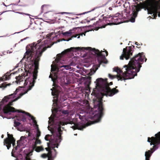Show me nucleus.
Wrapping results in <instances>:
<instances>
[{"mask_svg": "<svg viewBox=\"0 0 160 160\" xmlns=\"http://www.w3.org/2000/svg\"><path fill=\"white\" fill-rule=\"evenodd\" d=\"M107 80V78L105 79L102 78H98L96 81L97 82L96 85L103 92V93L104 95L112 97L118 92L119 90L116 89L117 88V86L115 88L111 89L109 86L112 85L113 82H112L109 83Z\"/></svg>", "mask_w": 160, "mask_h": 160, "instance_id": "obj_4", "label": "nucleus"}, {"mask_svg": "<svg viewBox=\"0 0 160 160\" xmlns=\"http://www.w3.org/2000/svg\"><path fill=\"white\" fill-rule=\"evenodd\" d=\"M26 138H27V137L25 136H22L20 138V140L22 141V140H24V139Z\"/></svg>", "mask_w": 160, "mask_h": 160, "instance_id": "obj_43", "label": "nucleus"}, {"mask_svg": "<svg viewBox=\"0 0 160 160\" xmlns=\"http://www.w3.org/2000/svg\"><path fill=\"white\" fill-rule=\"evenodd\" d=\"M3 137H4V135L2 134L1 136V138H3Z\"/></svg>", "mask_w": 160, "mask_h": 160, "instance_id": "obj_53", "label": "nucleus"}, {"mask_svg": "<svg viewBox=\"0 0 160 160\" xmlns=\"http://www.w3.org/2000/svg\"><path fill=\"white\" fill-rule=\"evenodd\" d=\"M135 44H136V45H137L138 46L137 47L138 48H140V46L139 47V46H140V44L139 43H138V42H135Z\"/></svg>", "mask_w": 160, "mask_h": 160, "instance_id": "obj_44", "label": "nucleus"}, {"mask_svg": "<svg viewBox=\"0 0 160 160\" xmlns=\"http://www.w3.org/2000/svg\"><path fill=\"white\" fill-rule=\"evenodd\" d=\"M18 90V89H17L16 91H17Z\"/></svg>", "mask_w": 160, "mask_h": 160, "instance_id": "obj_59", "label": "nucleus"}, {"mask_svg": "<svg viewBox=\"0 0 160 160\" xmlns=\"http://www.w3.org/2000/svg\"><path fill=\"white\" fill-rule=\"evenodd\" d=\"M26 115L29 116L31 118V119H32L33 121V123L35 124V125L36 126V129H37V134H36V138H39V137L41 136V132L39 130L38 126L37 124V122L35 120V118L33 116H32L29 113H27Z\"/></svg>", "mask_w": 160, "mask_h": 160, "instance_id": "obj_13", "label": "nucleus"}, {"mask_svg": "<svg viewBox=\"0 0 160 160\" xmlns=\"http://www.w3.org/2000/svg\"><path fill=\"white\" fill-rule=\"evenodd\" d=\"M144 7L147 9L148 13L153 14V18H156L158 12L160 10V0H146L144 3Z\"/></svg>", "mask_w": 160, "mask_h": 160, "instance_id": "obj_6", "label": "nucleus"}, {"mask_svg": "<svg viewBox=\"0 0 160 160\" xmlns=\"http://www.w3.org/2000/svg\"><path fill=\"white\" fill-rule=\"evenodd\" d=\"M29 78L26 79L25 80L24 83V86H26L27 85L28 83V82L29 81Z\"/></svg>", "mask_w": 160, "mask_h": 160, "instance_id": "obj_39", "label": "nucleus"}, {"mask_svg": "<svg viewBox=\"0 0 160 160\" xmlns=\"http://www.w3.org/2000/svg\"><path fill=\"white\" fill-rule=\"evenodd\" d=\"M52 80L54 81L53 79V78H52Z\"/></svg>", "mask_w": 160, "mask_h": 160, "instance_id": "obj_58", "label": "nucleus"}, {"mask_svg": "<svg viewBox=\"0 0 160 160\" xmlns=\"http://www.w3.org/2000/svg\"><path fill=\"white\" fill-rule=\"evenodd\" d=\"M31 133L30 132H29L28 133V137H30L31 136Z\"/></svg>", "mask_w": 160, "mask_h": 160, "instance_id": "obj_49", "label": "nucleus"}, {"mask_svg": "<svg viewBox=\"0 0 160 160\" xmlns=\"http://www.w3.org/2000/svg\"><path fill=\"white\" fill-rule=\"evenodd\" d=\"M1 1L2 2L3 4L6 6H8L11 5L10 3L8 2L7 0H1Z\"/></svg>", "mask_w": 160, "mask_h": 160, "instance_id": "obj_33", "label": "nucleus"}, {"mask_svg": "<svg viewBox=\"0 0 160 160\" xmlns=\"http://www.w3.org/2000/svg\"><path fill=\"white\" fill-rule=\"evenodd\" d=\"M54 34L53 33H51L50 34H48L47 36L48 38H49L51 37L52 35Z\"/></svg>", "mask_w": 160, "mask_h": 160, "instance_id": "obj_42", "label": "nucleus"}, {"mask_svg": "<svg viewBox=\"0 0 160 160\" xmlns=\"http://www.w3.org/2000/svg\"><path fill=\"white\" fill-rule=\"evenodd\" d=\"M12 156H13V154H12Z\"/></svg>", "mask_w": 160, "mask_h": 160, "instance_id": "obj_60", "label": "nucleus"}, {"mask_svg": "<svg viewBox=\"0 0 160 160\" xmlns=\"http://www.w3.org/2000/svg\"><path fill=\"white\" fill-rule=\"evenodd\" d=\"M102 98L101 97L98 99V101L97 103L94 105V107L95 108H97L98 111V113L96 114L95 116H97L98 118L96 120L97 122H99L100 120L103 115V110L104 108L103 106V103L102 102Z\"/></svg>", "mask_w": 160, "mask_h": 160, "instance_id": "obj_8", "label": "nucleus"}, {"mask_svg": "<svg viewBox=\"0 0 160 160\" xmlns=\"http://www.w3.org/2000/svg\"><path fill=\"white\" fill-rule=\"evenodd\" d=\"M20 141H20L19 140H18L17 141V146L15 147V150H17V149L18 148L20 147V146H21L20 143Z\"/></svg>", "mask_w": 160, "mask_h": 160, "instance_id": "obj_37", "label": "nucleus"}, {"mask_svg": "<svg viewBox=\"0 0 160 160\" xmlns=\"http://www.w3.org/2000/svg\"><path fill=\"white\" fill-rule=\"evenodd\" d=\"M87 78L88 80L90 81L91 80V78L90 76H88L87 77Z\"/></svg>", "mask_w": 160, "mask_h": 160, "instance_id": "obj_45", "label": "nucleus"}, {"mask_svg": "<svg viewBox=\"0 0 160 160\" xmlns=\"http://www.w3.org/2000/svg\"><path fill=\"white\" fill-rule=\"evenodd\" d=\"M27 68L26 66L25 67V72H24L22 73V76H18L16 77L15 78L16 79V82L17 84L18 83H20V82L23 81V79H24L25 77L28 75V72H29V70H26V68Z\"/></svg>", "mask_w": 160, "mask_h": 160, "instance_id": "obj_14", "label": "nucleus"}, {"mask_svg": "<svg viewBox=\"0 0 160 160\" xmlns=\"http://www.w3.org/2000/svg\"><path fill=\"white\" fill-rule=\"evenodd\" d=\"M58 67L59 68H61L63 67L65 68L67 70L69 69H71V67L69 65H62V66H58Z\"/></svg>", "mask_w": 160, "mask_h": 160, "instance_id": "obj_34", "label": "nucleus"}, {"mask_svg": "<svg viewBox=\"0 0 160 160\" xmlns=\"http://www.w3.org/2000/svg\"><path fill=\"white\" fill-rule=\"evenodd\" d=\"M156 137H152V139L154 144H157L160 147V132L155 135Z\"/></svg>", "mask_w": 160, "mask_h": 160, "instance_id": "obj_16", "label": "nucleus"}, {"mask_svg": "<svg viewBox=\"0 0 160 160\" xmlns=\"http://www.w3.org/2000/svg\"><path fill=\"white\" fill-rule=\"evenodd\" d=\"M41 157L43 158H46L47 157L48 158V154L46 153H43L41 155Z\"/></svg>", "mask_w": 160, "mask_h": 160, "instance_id": "obj_40", "label": "nucleus"}, {"mask_svg": "<svg viewBox=\"0 0 160 160\" xmlns=\"http://www.w3.org/2000/svg\"><path fill=\"white\" fill-rule=\"evenodd\" d=\"M52 90V94L53 96H58V91L56 89L54 88L53 87L52 89H51Z\"/></svg>", "mask_w": 160, "mask_h": 160, "instance_id": "obj_27", "label": "nucleus"}, {"mask_svg": "<svg viewBox=\"0 0 160 160\" xmlns=\"http://www.w3.org/2000/svg\"><path fill=\"white\" fill-rule=\"evenodd\" d=\"M48 152L47 154H48V160H51L52 159V152L51 151V149L48 151Z\"/></svg>", "mask_w": 160, "mask_h": 160, "instance_id": "obj_29", "label": "nucleus"}, {"mask_svg": "<svg viewBox=\"0 0 160 160\" xmlns=\"http://www.w3.org/2000/svg\"><path fill=\"white\" fill-rule=\"evenodd\" d=\"M67 119L68 121H65L64 122L60 121L58 124V128L57 132L56 133V137L54 138V139L55 142L57 143L59 142V141L60 142L62 140L61 135L62 134V131L61 129V125H64L68 124H73L74 125L72 127V128L74 130L78 129L82 130L86 127L85 125L79 126L78 124L74 122L73 121H70L71 117H68Z\"/></svg>", "mask_w": 160, "mask_h": 160, "instance_id": "obj_5", "label": "nucleus"}, {"mask_svg": "<svg viewBox=\"0 0 160 160\" xmlns=\"http://www.w3.org/2000/svg\"><path fill=\"white\" fill-rule=\"evenodd\" d=\"M7 136L8 137L5 138L4 140L3 143L4 145H5V144H8V142H9L11 141L14 142L16 141L12 134H10L8 132Z\"/></svg>", "mask_w": 160, "mask_h": 160, "instance_id": "obj_17", "label": "nucleus"}, {"mask_svg": "<svg viewBox=\"0 0 160 160\" xmlns=\"http://www.w3.org/2000/svg\"><path fill=\"white\" fill-rule=\"evenodd\" d=\"M111 16H110L108 18V17H107L106 18L104 17L102 19H99L98 21L96 22V23L95 24L94 23V24L95 26H98V28H104L106 26L108 25H110L112 24V23H108L107 24H104V22L105 21H110V20H109V19L110 18H111Z\"/></svg>", "mask_w": 160, "mask_h": 160, "instance_id": "obj_10", "label": "nucleus"}, {"mask_svg": "<svg viewBox=\"0 0 160 160\" xmlns=\"http://www.w3.org/2000/svg\"><path fill=\"white\" fill-rule=\"evenodd\" d=\"M111 21L115 24H118L122 22L121 19L117 16L113 17L111 19Z\"/></svg>", "mask_w": 160, "mask_h": 160, "instance_id": "obj_18", "label": "nucleus"}, {"mask_svg": "<svg viewBox=\"0 0 160 160\" xmlns=\"http://www.w3.org/2000/svg\"><path fill=\"white\" fill-rule=\"evenodd\" d=\"M154 150L153 151H152V150H148V151H147L145 153V156L146 160H150L149 159L151 156L152 153H153V152L154 151Z\"/></svg>", "mask_w": 160, "mask_h": 160, "instance_id": "obj_21", "label": "nucleus"}, {"mask_svg": "<svg viewBox=\"0 0 160 160\" xmlns=\"http://www.w3.org/2000/svg\"><path fill=\"white\" fill-rule=\"evenodd\" d=\"M118 73H121V72H122V71L121 69H120L119 68V70H118Z\"/></svg>", "mask_w": 160, "mask_h": 160, "instance_id": "obj_47", "label": "nucleus"}, {"mask_svg": "<svg viewBox=\"0 0 160 160\" xmlns=\"http://www.w3.org/2000/svg\"><path fill=\"white\" fill-rule=\"evenodd\" d=\"M87 12H84V13H83L82 14H84L85 13H86Z\"/></svg>", "mask_w": 160, "mask_h": 160, "instance_id": "obj_55", "label": "nucleus"}, {"mask_svg": "<svg viewBox=\"0 0 160 160\" xmlns=\"http://www.w3.org/2000/svg\"><path fill=\"white\" fill-rule=\"evenodd\" d=\"M59 99L61 101V102H62L65 101L66 100V98L64 96H61Z\"/></svg>", "mask_w": 160, "mask_h": 160, "instance_id": "obj_36", "label": "nucleus"}, {"mask_svg": "<svg viewBox=\"0 0 160 160\" xmlns=\"http://www.w3.org/2000/svg\"><path fill=\"white\" fill-rule=\"evenodd\" d=\"M49 77L50 78H52V75H50L49 76Z\"/></svg>", "mask_w": 160, "mask_h": 160, "instance_id": "obj_54", "label": "nucleus"}, {"mask_svg": "<svg viewBox=\"0 0 160 160\" xmlns=\"http://www.w3.org/2000/svg\"><path fill=\"white\" fill-rule=\"evenodd\" d=\"M78 116H79V118L80 119H81V115H79V114H78Z\"/></svg>", "mask_w": 160, "mask_h": 160, "instance_id": "obj_52", "label": "nucleus"}, {"mask_svg": "<svg viewBox=\"0 0 160 160\" xmlns=\"http://www.w3.org/2000/svg\"><path fill=\"white\" fill-rule=\"evenodd\" d=\"M49 12H46L45 14V15H47L48 14H49Z\"/></svg>", "mask_w": 160, "mask_h": 160, "instance_id": "obj_50", "label": "nucleus"}, {"mask_svg": "<svg viewBox=\"0 0 160 160\" xmlns=\"http://www.w3.org/2000/svg\"><path fill=\"white\" fill-rule=\"evenodd\" d=\"M52 135H50L49 134L46 135L45 137V139L46 141H49V143H51L52 142Z\"/></svg>", "mask_w": 160, "mask_h": 160, "instance_id": "obj_28", "label": "nucleus"}, {"mask_svg": "<svg viewBox=\"0 0 160 160\" xmlns=\"http://www.w3.org/2000/svg\"><path fill=\"white\" fill-rule=\"evenodd\" d=\"M112 2V0H111L109 2Z\"/></svg>", "mask_w": 160, "mask_h": 160, "instance_id": "obj_56", "label": "nucleus"}, {"mask_svg": "<svg viewBox=\"0 0 160 160\" xmlns=\"http://www.w3.org/2000/svg\"><path fill=\"white\" fill-rule=\"evenodd\" d=\"M20 123L17 121H15L14 122V126L15 127L18 126L20 124Z\"/></svg>", "mask_w": 160, "mask_h": 160, "instance_id": "obj_38", "label": "nucleus"}, {"mask_svg": "<svg viewBox=\"0 0 160 160\" xmlns=\"http://www.w3.org/2000/svg\"><path fill=\"white\" fill-rule=\"evenodd\" d=\"M8 143V144H5V145L7 147L8 149H9L10 148L12 144V146L13 147L15 148V141H14V142L11 141L9 142Z\"/></svg>", "mask_w": 160, "mask_h": 160, "instance_id": "obj_25", "label": "nucleus"}, {"mask_svg": "<svg viewBox=\"0 0 160 160\" xmlns=\"http://www.w3.org/2000/svg\"><path fill=\"white\" fill-rule=\"evenodd\" d=\"M40 40L37 42H34L31 44L28 45L26 47V51L24 54V58L31 59L33 58L32 61L33 62L35 68L34 73L37 74L38 69L39 62L40 57L42 56V53L48 48L50 47L46 46L45 42H41Z\"/></svg>", "mask_w": 160, "mask_h": 160, "instance_id": "obj_2", "label": "nucleus"}, {"mask_svg": "<svg viewBox=\"0 0 160 160\" xmlns=\"http://www.w3.org/2000/svg\"><path fill=\"white\" fill-rule=\"evenodd\" d=\"M59 112L61 113H62L61 116H67L69 114V111L68 110H62V111L59 112H57V115L59 113Z\"/></svg>", "mask_w": 160, "mask_h": 160, "instance_id": "obj_23", "label": "nucleus"}, {"mask_svg": "<svg viewBox=\"0 0 160 160\" xmlns=\"http://www.w3.org/2000/svg\"><path fill=\"white\" fill-rule=\"evenodd\" d=\"M84 49H86L87 50H89L92 52V53H93V54L96 55L98 57V67H99L101 64L103 62V61L100 59L102 56L103 57H105V55H103L102 54V52H104V51H101V52L98 49H96L94 48H92L91 47H87L85 48L83 47L80 48L79 47H72L69 49H68L65 50L64 51L62 52L61 54H58L57 55V57L56 59H55V61L57 62L58 63L60 62V60L61 58L63 56V55L66 54L68 52H70L71 51H75L77 52L78 51H83Z\"/></svg>", "mask_w": 160, "mask_h": 160, "instance_id": "obj_3", "label": "nucleus"}, {"mask_svg": "<svg viewBox=\"0 0 160 160\" xmlns=\"http://www.w3.org/2000/svg\"><path fill=\"white\" fill-rule=\"evenodd\" d=\"M159 10H158V16L159 17H160V12L159 11Z\"/></svg>", "mask_w": 160, "mask_h": 160, "instance_id": "obj_46", "label": "nucleus"}, {"mask_svg": "<svg viewBox=\"0 0 160 160\" xmlns=\"http://www.w3.org/2000/svg\"><path fill=\"white\" fill-rule=\"evenodd\" d=\"M12 73L10 74L9 72L7 73L2 77H0V82L1 81H3L4 80H8L10 78V76ZM11 84L9 83L7 84L6 82L3 83L1 86H0V88H5L7 86H10Z\"/></svg>", "mask_w": 160, "mask_h": 160, "instance_id": "obj_11", "label": "nucleus"}, {"mask_svg": "<svg viewBox=\"0 0 160 160\" xmlns=\"http://www.w3.org/2000/svg\"><path fill=\"white\" fill-rule=\"evenodd\" d=\"M71 30H69L68 32H62V34L64 36H70L72 34Z\"/></svg>", "mask_w": 160, "mask_h": 160, "instance_id": "obj_31", "label": "nucleus"}, {"mask_svg": "<svg viewBox=\"0 0 160 160\" xmlns=\"http://www.w3.org/2000/svg\"><path fill=\"white\" fill-rule=\"evenodd\" d=\"M144 59L146 62L147 59L144 53H139L131 59L128 65L123 66L126 71L122 72V75H119L116 76L108 74V77L111 79L117 77L118 80L121 81L134 78L135 76H137V72L140 71L142 67L141 64L143 62Z\"/></svg>", "mask_w": 160, "mask_h": 160, "instance_id": "obj_1", "label": "nucleus"}, {"mask_svg": "<svg viewBox=\"0 0 160 160\" xmlns=\"http://www.w3.org/2000/svg\"><path fill=\"white\" fill-rule=\"evenodd\" d=\"M118 70H119V68H118L115 67L113 68V71L117 72L118 73Z\"/></svg>", "mask_w": 160, "mask_h": 160, "instance_id": "obj_41", "label": "nucleus"}, {"mask_svg": "<svg viewBox=\"0 0 160 160\" xmlns=\"http://www.w3.org/2000/svg\"><path fill=\"white\" fill-rule=\"evenodd\" d=\"M51 160H52V159Z\"/></svg>", "mask_w": 160, "mask_h": 160, "instance_id": "obj_61", "label": "nucleus"}, {"mask_svg": "<svg viewBox=\"0 0 160 160\" xmlns=\"http://www.w3.org/2000/svg\"><path fill=\"white\" fill-rule=\"evenodd\" d=\"M23 93H21L20 94V96H18L17 98L13 99L12 101L9 102L7 105L3 107V111L4 113L10 114L12 112H18V113H25L26 115V113H28L27 112L22 111L21 110H16L15 108L11 106V105H12L13 102L15 101L20 98L22 96H21V94Z\"/></svg>", "mask_w": 160, "mask_h": 160, "instance_id": "obj_7", "label": "nucleus"}, {"mask_svg": "<svg viewBox=\"0 0 160 160\" xmlns=\"http://www.w3.org/2000/svg\"><path fill=\"white\" fill-rule=\"evenodd\" d=\"M47 146H48V148H46L45 149L47 151H48L49 150H50L51 149H53L55 151L56 150L53 147H49V143H47Z\"/></svg>", "mask_w": 160, "mask_h": 160, "instance_id": "obj_35", "label": "nucleus"}, {"mask_svg": "<svg viewBox=\"0 0 160 160\" xmlns=\"http://www.w3.org/2000/svg\"><path fill=\"white\" fill-rule=\"evenodd\" d=\"M33 148L37 152H39L40 151H43L44 150V149L42 146L37 147L36 146H34Z\"/></svg>", "mask_w": 160, "mask_h": 160, "instance_id": "obj_24", "label": "nucleus"}, {"mask_svg": "<svg viewBox=\"0 0 160 160\" xmlns=\"http://www.w3.org/2000/svg\"><path fill=\"white\" fill-rule=\"evenodd\" d=\"M58 144H57V146H56V147H57V148H58Z\"/></svg>", "mask_w": 160, "mask_h": 160, "instance_id": "obj_57", "label": "nucleus"}, {"mask_svg": "<svg viewBox=\"0 0 160 160\" xmlns=\"http://www.w3.org/2000/svg\"><path fill=\"white\" fill-rule=\"evenodd\" d=\"M134 47V46H132L129 47H127L123 49L122 53L120 57L121 60H123L124 58L126 60L128 59L132 55V49Z\"/></svg>", "mask_w": 160, "mask_h": 160, "instance_id": "obj_9", "label": "nucleus"}, {"mask_svg": "<svg viewBox=\"0 0 160 160\" xmlns=\"http://www.w3.org/2000/svg\"><path fill=\"white\" fill-rule=\"evenodd\" d=\"M37 74L36 73H33V78H32L33 79L32 82H30V83L31 85V86H29L27 90L24 93H22L21 94V96H22L24 94H25L26 93H27V92L30 90L34 86V83L35 82V80H36L37 78Z\"/></svg>", "mask_w": 160, "mask_h": 160, "instance_id": "obj_15", "label": "nucleus"}, {"mask_svg": "<svg viewBox=\"0 0 160 160\" xmlns=\"http://www.w3.org/2000/svg\"><path fill=\"white\" fill-rule=\"evenodd\" d=\"M109 9L110 10H112V8L111 7L109 8Z\"/></svg>", "mask_w": 160, "mask_h": 160, "instance_id": "obj_51", "label": "nucleus"}, {"mask_svg": "<svg viewBox=\"0 0 160 160\" xmlns=\"http://www.w3.org/2000/svg\"><path fill=\"white\" fill-rule=\"evenodd\" d=\"M141 8L142 7L141 6L138 4L137 5V6L134 5L133 6V16L134 17V18H132L131 19V21L132 22H135V18L137 16L138 12L140 11Z\"/></svg>", "mask_w": 160, "mask_h": 160, "instance_id": "obj_12", "label": "nucleus"}, {"mask_svg": "<svg viewBox=\"0 0 160 160\" xmlns=\"http://www.w3.org/2000/svg\"><path fill=\"white\" fill-rule=\"evenodd\" d=\"M83 34H84V36L85 35V33H81L80 34H79V35L77 34V35H76L72 36L71 38H69L68 39H63V40H64V41H68L69 40H71L72 38H76V37H77V36H78V35H79V36L78 37V38H79L80 37V35L82 36V35Z\"/></svg>", "mask_w": 160, "mask_h": 160, "instance_id": "obj_26", "label": "nucleus"}, {"mask_svg": "<svg viewBox=\"0 0 160 160\" xmlns=\"http://www.w3.org/2000/svg\"><path fill=\"white\" fill-rule=\"evenodd\" d=\"M148 142H151V145H152V144L154 145L153 148L152 149V150L154 149V150H155L158 148L159 145H158V144H157L154 143V142L152 141V137L151 138H150L149 137L148 138Z\"/></svg>", "mask_w": 160, "mask_h": 160, "instance_id": "obj_20", "label": "nucleus"}, {"mask_svg": "<svg viewBox=\"0 0 160 160\" xmlns=\"http://www.w3.org/2000/svg\"><path fill=\"white\" fill-rule=\"evenodd\" d=\"M17 116V119L18 120L22 121L23 122L26 121V118L25 115L22 114L18 113Z\"/></svg>", "mask_w": 160, "mask_h": 160, "instance_id": "obj_19", "label": "nucleus"}, {"mask_svg": "<svg viewBox=\"0 0 160 160\" xmlns=\"http://www.w3.org/2000/svg\"><path fill=\"white\" fill-rule=\"evenodd\" d=\"M49 7V5H43L41 7L42 12H43L45 11L47 8Z\"/></svg>", "mask_w": 160, "mask_h": 160, "instance_id": "obj_32", "label": "nucleus"}, {"mask_svg": "<svg viewBox=\"0 0 160 160\" xmlns=\"http://www.w3.org/2000/svg\"><path fill=\"white\" fill-rule=\"evenodd\" d=\"M16 93H14L13 94H11L8 96L5 97L3 99H2V102H3V103H4V102H7L8 101V100L10 99V98H11V97H14V95H16Z\"/></svg>", "mask_w": 160, "mask_h": 160, "instance_id": "obj_22", "label": "nucleus"}, {"mask_svg": "<svg viewBox=\"0 0 160 160\" xmlns=\"http://www.w3.org/2000/svg\"><path fill=\"white\" fill-rule=\"evenodd\" d=\"M105 52L106 54V56H107L108 55V52L107 51L105 50Z\"/></svg>", "mask_w": 160, "mask_h": 160, "instance_id": "obj_48", "label": "nucleus"}, {"mask_svg": "<svg viewBox=\"0 0 160 160\" xmlns=\"http://www.w3.org/2000/svg\"><path fill=\"white\" fill-rule=\"evenodd\" d=\"M33 139L36 140L34 146H36L37 144H40L41 143V141L39 139V138H35L34 137Z\"/></svg>", "mask_w": 160, "mask_h": 160, "instance_id": "obj_30", "label": "nucleus"}]
</instances>
